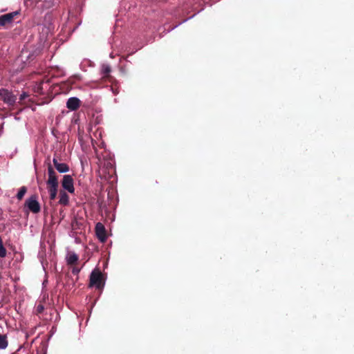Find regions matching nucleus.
I'll use <instances>...</instances> for the list:
<instances>
[{"label":"nucleus","mask_w":354,"mask_h":354,"mask_svg":"<svg viewBox=\"0 0 354 354\" xmlns=\"http://www.w3.org/2000/svg\"><path fill=\"white\" fill-rule=\"evenodd\" d=\"M37 309H38V311H39V312H40V311H41V310H43V306H39L37 307Z\"/></svg>","instance_id":"obj_17"},{"label":"nucleus","mask_w":354,"mask_h":354,"mask_svg":"<svg viewBox=\"0 0 354 354\" xmlns=\"http://www.w3.org/2000/svg\"><path fill=\"white\" fill-rule=\"evenodd\" d=\"M80 105V100L75 97H69L66 102V107L71 111L77 110Z\"/></svg>","instance_id":"obj_8"},{"label":"nucleus","mask_w":354,"mask_h":354,"mask_svg":"<svg viewBox=\"0 0 354 354\" xmlns=\"http://www.w3.org/2000/svg\"><path fill=\"white\" fill-rule=\"evenodd\" d=\"M48 192L50 200L56 198L58 190V176L53 167L49 165L48 167V180L46 181Z\"/></svg>","instance_id":"obj_1"},{"label":"nucleus","mask_w":354,"mask_h":354,"mask_svg":"<svg viewBox=\"0 0 354 354\" xmlns=\"http://www.w3.org/2000/svg\"><path fill=\"white\" fill-rule=\"evenodd\" d=\"M182 24H183V21H181V22L178 23V25H180Z\"/></svg>","instance_id":"obj_22"},{"label":"nucleus","mask_w":354,"mask_h":354,"mask_svg":"<svg viewBox=\"0 0 354 354\" xmlns=\"http://www.w3.org/2000/svg\"><path fill=\"white\" fill-rule=\"evenodd\" d=\"M8 346V341L6 335H0V349H5Z\"/></svg>","instance_id":"obj_13"},{"label":"nucleus","mask_w":354,"mask_h":354,"mask_svg":"<svg viewBox=\"0 0 354 354\" xmlns=\"http://www.w3.org/2000/svg\"><path fill=\"white\" fill-rule=\"evenodd\" d=\"M78 261V256L74 252H70L66 256V262L68 265H73Z\"/></svg>","instance_id":"obj_11"},{"label":"nucleus","mask_w":354,"mask_h":354,"mask_svg":"<svg viewBox=\"0 0 354 354\" xmlns=\"http://www.w3.org/2000/svg\"><path fill=\"white\" fill-rule=\"evenodd\" d=\"M62 186L65 190L68 191L71 194H73L75 192L73 179L70 175H64L63 176Z\"/></svg>","instance_id":"obj_7"},{"label":"nucleus","mask_w":354,"mask_h":354,"mask_svg":"<svg viewBox=\"0 0 354 354\" xmlns=\"http://www.w3.org/2000/svg\"><path fill=\"white\" fill-rule=\"evenodd\" d=\"M109 56H110L111 58H113L114 57V55H113V53H111Z\"/></svg>","instance_id":"obj_18"},{"label":"nucleus","mask_w":354,"mask_h":354,"mask_svg":"<svg viewBox=\"0 0 354 354\" xmlns=\"http://www.w3.org/2000/svg\"><path fill=\"white\" fill-rule=\"evenodd\" d=\"M53 162L55 167L59 173L64 174V173H66L69 171L68 166L65 163L58 162L57 158H54L53 159Z\"/></svg>","instance_id":"obj_9"},{"label":"nucleus","mask_w":354,"mask_h":354,"mask_svg":"<svg viewBox=\"0 0 354 354\" xmlns=\"http://www.w3.org/2000/svg\"><path fill=\"white\" fill-rule=\"evenodd\" d=\"M26 192H27L26 187H21L17 194V199L21 200L22 198L24 196L25 194L26 193Z\"/></svg>","instance_id":"obj_14"},{"label":"nucleus","mask_w":354,"mask_h":354,"mask_svg":"<svg viewBox=\"0 0 354 354\" xmlns=\"http://www.w3.org/2000/svg\"><path fill=\"white\" fill-rule=\"evenodd\" d=\"M80 272V269L78 268H73L72 269V272L74 274H78Z\"/></svg>","instance_id":"obj_16"},{"label":"nucleus","mask_w":354,"mask_h":354,"mask_svg":"<svg viewBox=\"0 0 354 354\" xmlns=\"http://www.w3.org/2000/svg\"><path fill=\"white\" fill-rule=\"evenodd\" d=\"M28 96V95L27 94V93L26 92H23L20 96H19V100L21 101V100H25L27 97Z\"/></svg>","instance_id":"obj_15"},{"label":"nucleus","mask_w":354,"mask_h":354,"mask_svg":"<svg viewBox=\"0 0 354 354\" xmlns=\"http://www.w3.org/2000/svg\"><path fill=\"white\" fill-rule=\"evenodd\" d=\"M59 203L62 205H67L69 203V196L68 195L64 192L61 191L59 192Z\"/></svg>","instance_id":"obj_10"},{"label":"nucleus","mask_w":354,"mask_h":354,"mask_svg":"<svg viewBox=\"0 0 354 354\" xmlns=\"http://www.w3.org/2000/svg\"><path fill=\"white\" fill-rule=\"evenodd\" d=\"M26 206L34 214L39 212L41 209L40 205L35 196H32L26 200Z\"/></svg>","instance_id":"obj_5"},{"label":"nucleus","mask_w":354,"mask_h":354,"mask_svg":"<svg viewBox=\"0 0 354 354\" xmlns=\"http://www.w3.org/2000/svg\"><path fill=\"white\" fill-rule=\"evenodd\" d=\"M41 264H42V266H43L44 270H45V266L44 265V263H43V262H41Z\"/></svg>","instance_id":"obj_19"},{"label":"nucleus","mask_w":354,"mask_h":354,"mask_svg":"<svg viewBox=\"0 0 354 354\" xmlns=\"http://www.w3.org/2000/svg\"><path fill=\"white\" fill-rule=\"evenodd\" d=\"M19 15V11H14L0 16V26H5L14 22L15 19Z\"/></svg>","instance_id":"obj_4"},{"label":"nucleus","mask_w":354,"mask_h":354,"mask_svg":"<svg viewBox=\"0 0 354 354\" xmlns=\"http://www.w3.org/2000/svg\"><path fill=\"white\" fill-rule=\"evenodd\" d=\"M182 24H183V21H181V22L178 23V25H180Z\"/></svg>","instance_id":"obj_21"},{"label":"nucleus","mask_w":354,"mask_h":354,"mask_svg":"<svg viewBox=\"0 0 354 354\" xmlns=\"http://www.w3.org/2000/svg\"><path fill=\"white\" fill-rule=\"evenodd\" d=\"M104 280L102 273L97 269H95L90 274V287H95L97 289H102L104 286Z\"/></svg>","instance_id":"obj_2"},{"label":"nucleus","mask_w":354,"mask_h":354,"mask_svg":"<svg viewBox=\"0 0 354 354\" xmlns=\"http://www.w3.org/2000/svg\"><path fill=\"white\" fill-rule=\"evenodd\" d=\"M95 234L101 243H104L107 239L106 231L104 225L100 222L97 223L95 227Z\"/></svg>","instance_id":"obj_6"},{"label":"nucleus","mask_w":354,"mask_h":354,"mask_svg":"<svg viewBox=\"0 0 354 354\" xmlns=\"http://www.w3.org/2000/svg\"><path fill=\"white\" fill-rule=\"evenodd\" d=\"M0 99L8 106H12L17 101V96L12 91L5 88H0Z\"/></svg>","instance_id":"obj_3"},{"label":"nucleus","mask_w":354,"mask_h":354,"mask_svg":"<svg viewBox=\"0 0 354 354\" xmlns=\"http://www.w3.org/2000/svg\"><path fill=\"white\" fill-rule=\"evenodd\" d=\"M182 24H183V21H181V22L178 23V25H180Z\"/></svg>","instance_id":"obj_20"},{"label":"nucleus","mask_w":354,"mask_h":354,"mask_svg":"<svg viewBox=\"0 0 354 354\" xmlns=\"http://www.w3.org/2000/svg\"><path fill=\"white\" fill-rule=\"evenodd\" d=\"M111 72V67L107 64H103L101 66V73L104 76L106 77Z\"/></svg>","instance_id":"obj_12"}]
</instances>
